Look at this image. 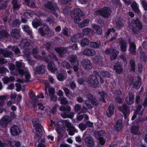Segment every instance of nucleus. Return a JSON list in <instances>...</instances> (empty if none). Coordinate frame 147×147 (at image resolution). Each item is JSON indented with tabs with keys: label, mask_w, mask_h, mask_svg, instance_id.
Segmentation results:
<instances>
[{
	"label": "nucleus",
	"mask_w": 147,
	"mask_h": 147,
	"mask_svg": "<svg viewBox=\"0 0 147 147\" xmlns=\"http://www.w3.org/2000/svg\"><path fill=\"white\" fill-rule=\"evenodd\" d=\"M32 125L35 128L36 134L37 136L39 137H41L42 135V129L43 127L39 123V120L36 118L33 119Z\"/></svg>",
	"instance_id": "f257e3e1"
},
{
	"label": "nucleus",
	"mask_w": 147,
	"mask_h": 147,
	"mask_svg": "<svg viewBox=\"0 0 147 147\" xmlns=\"http://www.w3.org/2000/svg\"><path fill=\"white\" fill-rule=\"evenodd\" d=\"M32 43L30 40L23 39L21 40L19 46L22 49L29 50L33 47Z\"/></svg>",
	"instance_id": "f03ea898"
},
{
	"label": "nucleus",
	"mask_w": 147,
	"mask_h": 147,
	"mask_svg": "<svg viewBox=\"0 0 147 147\" xmlns=\"http://www.w3.org/2000/svg\"><path fill=\"white\" fill-rule=\"evenodd\" d=\"M45 8H47L51 11V12L56 17L58 16V13L56 12V11L58 10V8L56 4H55L51 1H48L45 5Z\"/></svg>",
	"instance_id": "7ed1b4c3"
},
{
	"label": "nucleus",
	"mask_w": 147,
	"mask_h": 147,
	"mask_svg": "<svg viewBox=\"0 0 147 147\" xmlns=\"http://www.w3.org/2000/svg\"><path fill=\"white\" fill-rule=\"evenodd\" d=\"M73 14L71 17L73 18L76 23H78L80 21V18L84 16V13L80 8H76L73 10Z\"/></svg>",
	"instance_id": "20e7f679"
},
{
	"label": "nucleus",
	"mask_w": 147,
	"mask_h": 147,
	"mask_svg": "<svg viewBox=\"0 0 147 147\" xmlns=\"http://www.w3.org/2000/svg\"><path fill=\"white\" fill-rule=\"evenodd\" d=\"M105 134V132L102 130L96 131L94 133L95 138L98 140L99 144L102 146L104 145L105 143V140L104 138Z\"/></svg>",
	"instance_id": "39448f33"
},
{
	"label": "nucleus",
	"mask_w": 147,
	"mask_h": 147,
	"mask_svg": "<svg viewBox=\"0 0 147 147\" xmlns=\"http://www.w3.org/2000/svg\"><path fill=\"white\" fill-rule=\"evenodd\" d=\"M38 32L42 36H51V31L47 25H44L38 29Z\"/></svg>",
	"instance_id": "423d86ee"
},
{
	"label": "nucleus",
	"mask_w": 147,
	"mask_h": 147,
	"mask_svg": "<svg viewBox=\"0 0 147 147\" xmlns=\"http://www.w3.org/2000/svg\"><path fill=\"white\" fill-rule=\"evenodd\" d=\"M111 12L110 9L106 7L97 10L96 11V13L97 15H100L104 18H107L110 16Z\"/></svg>",
	"instance_id": "0eeeda50"
},
{
	"label": "nucleus",
	"mask_w": 147,
	"mask_h": 147,
	"mask_svg": "<svg viewBox=\"0 0 147 147\" xmlns=\"http://www.w3.org/2000/svg\"><path fill=\"white\" fill-rule=\"evenodd\" d=\"M88 81L90 86L96 88L98 85V81L97 78L93 75H91L88 78Z\"/></svg>",
	"instance_id": "6e6552de"
},
{
	"label": "nucleus",
	"mask_w": 147,
	"mask_h": 147,
	"mask_svg": "<svg viewBox=\"0 0 147 147\" xmlns=\"http://www.w3.org/2000/svg\"><path fill=\"white\" fill-rule=\"evenodd\" d=\"M12 119L8 115H5L3 117L0 121V125L3 128H6L8 124L11 122Z\"/></svg>",
	"instance_id": "1a4fd4ad"
},
{
	"label": "nucleus",
	"mask_w": 147,
	"mask_h": 147,
	"mask_svg": "<svg viewBox=\"0 0 147 147\" xmlns=\"http://www.w3.org/2000/svg\"><path fill=\"white\" fill-rule=\"evenodd\" d=\"M113 70L118 74H122L123 72V69L122 63L119 62L115 63L113 66Z\"/></svg>",
	"instance_id": "9d476101"
},
{
	"label": "nucleus",
	"mask_w": 147,
	"mask_h": 147,
	"mask_svg": "<svg viewBox=\"0 0 147 147\" xmlns=\"http://www.w3.org/2000/svg\"><path fill=\"white\" fill-rule=\"evenodd\" d=\"M10 131L11 135L13 136H18L21 131L20 127L17 125H13L10 129Z\"/></svg>",
	"instance_id": "9b49d317"
},
{
	"label": "nucleus",
	"mask_w": 147,
	"mask_h": 147,
	"mask_svg": "<svg viewBox=\"0 0 147 147\" xmlns=\"http://www.w3.org/2000/svg\"><path fill=\"white\" fill-rule=\"evenodd\" d=\"M82 65L84 69L87 70L91 69L92 66V63L87 59H84L82 60Z\"/></svg>",
	"instance_id": "f8f14e48"
},
{
	"label": "nucleus",
	"mask_w": 147,
	"mask_h": 147,
	"mask_svg": "<svg viewBox=\"0 0 147 147\" xmlns=\"http://www.w3.org/2000/svg\"><path fill=\"white\" fill-rule=\"evenodd\" d=\"M119 110L122 112L125 118L127 115V112L129 111V109L125 104H123L122 106H120L118 108Z\"/></svg>",
	"instance_id": "ddd939ff"
},
{
	"label": "nucleus",
	"mask_w": 147,
	"mask_h": 147,
	"mask_svg": "<svg viewBox=\"0 0 147 147\" xmlns=\"http://www.w3.org/2000/svg\"><path fill=\"white\" fill-rule=\"evenodd\" d=\"M55 51L61 57H62L63 55L65 54L67 51V49L63 47H56L55 49Z\"/></svg>",
	"instance_id": "4468645a"
},
{
	"label": "nucleus",
	"mask_w": 147,
	"mask_h": 147,
	"mask_svg": "<svg viewBox=\"0 0 147 147\" xmlns=\"http://www.w3.org/2000/svg\"><path fill=\"white\" fill-rule=\"evenodd\" d=\"M87 98L89 102L94 105L97 106L98 105V102L96 98L93 95L89 94L87 96Z\"/></svg>",
	"instance_id": "2eb2a0df"
},
{
	"label": "nucleus",
	"mask_w": 147,
	"mask_h": 147,
	"mask_svg": "<svg viewBox=\"0 0 147 147\" xmlns=\"http://www.w3.org/2000/svg\"><path fill=\"white\" fill-rule=\"evenodd\" d=\"M10 34L11 37L16 39H19L21 36L20 32L16 29L12 30Z\"/></svg>",
	"instance_id": "dca6fc26"
},
{
	"label": "nucleus",
	"mask_w": 147,
	"mask_h": 147,
	"mask_svg": "<svg viewBox=\"0 0 147 147\" xmlns=\"http://www.w3.org/2000/svg\"><path fill=\"white\" fill-rule=\"evenodd\" d=\"M131 23L132 24H135L136 27L138 29V30H141L142 29V23L138 18L135 20H133L131 22Z\"/></svg>",
	"instance_id": "f3484780"
},
{
	"label": "nucleus",
	"mask_w": 147,
	"mask_h": 147,
	"mask_svg": "<svg viewBox=\"0 0 147 147\" xmlns=\"http://www.w3.org/2000/svg\"><path fill=\"white\" fill-rule=\"evenodd\" d=\"M115 108V106L113 104L109 105L107 112V115L108 117H112L114 114Z\"/></svg>",
	"instance_id": "a211bd4d"
},
{
	"label": "nucleus",
	"mask_w": 147,
	"mask_h": 147,
	"mask_svg": "<svg viewBox=\"0 0 147 147\" xmlns=\"http://www.w3.org/2000/svg\"><path fill=\"white\" fill-rule=\"evenodd\" d=\"M119 45L121 51L126 52L127 47L126 41L124 40L121 39L119 40Z\"/></svg>",
	"instance_id": "6ab92c4d"
},
{
	"label": "nucleus",
	"mask_w": 147,
	"mask_h": 147,
	"mask_svg": "<svg viewBox=\"0 0 147 147\" xmlns=\"http://www.w3.org/2000/svg\"><path fill=\"white\" fill-rule=\"evenodd\" d=\"M83 54L86 56H92L95 54L96 52L94 49L88 48L83 51Z\"/></svg>",
	"instance_id": "aec40b11"
},
{
	"label": "nucleus",
	"mask_w": 147,
	"mask_h": 147,
	"mask_svg": "<svg viewBox=\"0 0 147 147\" xmlns=\"http://www.w3.org/2000/svg\"><path fill=\"white\" fill-rule=\"evenodd\" d=\"M25 68L24 65L22 63L17 61L16 63V70L20 74L22 72V71H24Z\"/></svg>",
	"instance_id": "412c9836"
},
{
	"label": "nucleus",
	"mask_w": 147,
	"mask_h": 147,
	"mask_svg": "<svg viewBox=\"0 0 147 147\" xmlns=\"http://www.w3.org/2000/svg\"><path fill=\"white\" fill-rule=\"evenodd\" d=\"M84 141L86 145L88 146L92 147L94 144V140L91 137H87L85 138Z\"/></svg>",
	"instance_id": "4be33fe9"
},
{
	"label": "nucleus",
	"mask_w": 147,
	"mask_h": 147,
	"mask_svg": "<svg viewBox=\"0 0 147 147\" xmlns=\"http://www.w3.org/2000/svg\"><path fill=\"white\" fill-rule=\"evenodd\" d=\"M123 126L122 121L120 119H118L117 120L116 125L114 126V128L117 131H120L121 130Z\"/></svg>",
	"instance_id": "5701e85b"
},
{
	"label": "nucleus",
	"mask_w": 147,
	"mask_h": 147,
	"mask_svg": "<svg viewBox=\"0 0 147 147\" xmlns=\"http://www.w3.org/2000/svg\"><path fill=\"white\" fill-rule=\"evenodd\" d=\"M136 46L133 42H130L129 51L133 55H134L136 53Z\"/></svg>",
	"instance_id": "b1692460"
},
{
	"label": "nucleus",
	"mask_w": 147,
	"mask_h": 147,
	"mask_svg": "<svg viewBox=\"0 0 147 147\" xmlns=\"http://www.w3.org/2000/svg\"><path fill=\"white\" fill-rule=\"evenodd\" d=\"M48 63L47 68L48 70L53 72H55L57 71V68L53 67V66L55 65L53 61H51Z\"/></svg>",
	"instance_id": "393cba45"
},
{
	"label": "nucleus",
	"mask_w": 147,
	"mask_h": 147,
	"mask_svg": "<svg viewBox=\"0 0 147 147\" xmlns=\"http://www.w3.org/2000/svg\"><path fill=\"white\" fill-rule=\"evenodd\" d=\"M142 84V79L139 77H138L137 79L133 84V87L137 89L140 88Z\"/></svg>",
	"instance_id": "a878e982"
},
{
	"label": "nucleus",
	"mask_w": 147,
	"mask_h": 147,
	"mask_svg": "<svg viewBox=\"0 0 147 147\" xmlns=\"http://www.w3.org/2000/svg\"><path fill=\"white\" fill-rule=\"evenodd\" d=\"M92 29L94 32L96 34L98 35L101 34L102 33V28L99 25L94 24L92 27Z\"/></svg>",
	"instance_id": "bb28decb"
},
{
	"label": "nucleus",
	"mask_w": 147,
	"mask_h": 147,
	"mask_svg": "<svg viewBox=\"0 0 147 147\" xmlns=\"http://www.w3.org/2000/svg\"><path fill=\"white\" fill-rule=\"evenodd\" d=\"M77 57L75 55H72L69 58V61L71 65H78V62L77 61Z\"/></svg>",
	"instance_id": "cd10ccee"
},
{
	"label": "nucleus",
	"mask_w": 147,
	"mask_h": 147,
	"mask_svg": "<svg viewBox=\"0 0 147 147\" xmlns=\"http://www.w3.org/2000/svg\"><path fill=\"white\" fill-rule=\"evenodd\" d=\"M11 3L13 5V8L14 11L18 10L20 7V5L18 2L17 0H12Z\"/></svg>",
	"instance_id": "c85d7f7f"
},
{
	"label": "nucleus",
	"mask_w": 147,
	"mask_h": 147,
	"mask_svg": "<svg viewBox=\"0 0 147 147\" xmlns=\"http://www.w3.org/2000/svg\"><path fill=\"white\" fill-rule=\"evenodd\" d=\"M45 67L43 65H40L37 67L36 69V73L38 74H45Z\"/></svg>",
	"instance_id": "c756f323"
},
{
	"label": "nucleus",
	"mask_w": 147,
	"mask_h": 147,
	"mask_svg": "<svg viewBox=\"0 0 147 147\" xmlns=\"http://www.w3.org/2000/svg\"><path fill=\"white\" fill-rule=\"evenodd\" d=\"M23 53L24 57L28 61L29 63H32V61L31 59L30 52L28 51L24 50Z\"/></svg>",
	"instance_id": "7c9ffc66"
},
{
	"label": "nucleus",
	"mask_w": 147,
	"mask_h": 147,
	"mask_svg": "<svg viewBox=\"0 0 147 147\" xmlns=\"http://www.w3.org/2000/svg\"><path fill=\"white\" fill-rule=\"evenodd\" d=\"M90 46L94 49H98L101 46V42L99 41L96 42H91L90 43Z\"/></svg>",
	"instance_id": "2f4dec72"
},
{
	"label": "nucleus",
	"mask_w": 147,
	"mask_h": 147,
	"mask_svg": "<svg viewBox=\"0 0 147 147\" xmlns=\"http://www.w3.org/2000/svg\"><path fill=\"white\" fill-rule=\"evenodd\" d=\"M129 100L125 99L126 102L129 105H131L133 103L134 99V95L133 93L129 92Z\"/></svg>",
	"instance_id": "473e14b6"
},
{
	"label": "nucleus",
	"mask_w": 147,
	"mask_h": 147,
	"mask_svg": "<svg viewBox=\"0 0 147 147\" xmlns=\"http://www.w3.org/2000/svg\"><path fill=\"white\" fill-rule=\"evenodd\" d=\"M98 94L100 96L99 98L100 101L105 103H106L107 101L105 100V97L107 96L106 93L103 91L100 92H98Z\"/></svg>",
	"instance_id": "72a5a7b5"
},
{
	"label": "nucleus",
	"mask_w": 147,
	"mask_h": 147,
	"mask_svg": "<svg viewBox=\"0 0 147 147\" xmlns=\"http://www.w3.org/2000/svg\"><path fill=\"white\" fill-rule=\"evenodd\" d=\"M59 109L60 111H63L62 113H69L71 110L70 106L68 105H66L65 106H61Z\"/></svg>",
	"instance_id": "f704fd0d"
},
{
	"label": "nucleus",
	"mask_w": 147,
	"mask_h": 147,
	"mask_svg": "<svg viewBox=\"0 0 147 147\" xmlns=\"http://www.w3.org/2000/svg\"><path fill=\"white\" fill-rule=\"evenodd\" d=\"M42 24V22L38 18L35 19L32 22L33 27L35 28H36L38 26L41 25Z\"/></svg>",
	"instance_id": "c9c22d12"
},
{
	"label": "nucleus",
	"mask_w": 147,
	"mask_h": 147,
	"mask_svg": "<svg viewBox=\"0 0 147 147\" xmlns=\"http://www.w3.org/2000/svg\"><path fill=\"white\" fill-rule=\"evenodd\" d=\"M142 108V106L140 105H138L136 107V111L135 112V114L136 115H142L143 114L144 109L141 111V109Z\"/></svg>",
	"instance_id": "e433bc0d"
},
{
	"label": "nucleus",
	"mask_w": 147,
	"mask_h": 147,
	"mask_svg": "<svg viewBox=\"0 0 147 147\" xmlns=\"http://www.w3.org/2000/svg\"><path fill=\"white\" fill-rule=\"evenodd\" d=\"M118 53L119 52L118 51H117L116 49H113L111 53V61L115 60L116 58Z\"/></svg>",
	"instance_id": "4c0bfd02"
},
{
	"label": "nucleus",
	"mask_w": 147,
	"mask_h": 147,
	"mask_svg": "<svg viewBox=\"0 0 147 147\" xmlns=\"http://www.w3.org/2000/svg\"><path fill=\"white\" fill-rule=\"evenodd\" d=\"M9 35L8 32L5 30L0 31V38H4L7 37Z\"/></svg>",
	"instance_id": "58836bf2"
},
{
	"label": "nucleus",
	"mask_w": 147,
	"mask_h": 147,
	"mask_svg": "<svg viewBox=\"0 0 147 147\" xmlns=\"http://www.w3.org/2000/svg\"><path fill=\"white\" fill-rule=\"evenodd\" d=\"M115 30L113 28H108L107 29V31L105 34V36L106 39H108L109 37V35L111 32L114 33L115 32Z\"/></svg>",
	"instance_id": "ea45409f"
},
{
	"label": "nucleus",
	"mask_w": 147,
	"mask_h": 147,
	"mask_svg": "<svg viewBox=\"0 0 147 147\" xmlns=\"http://www.w3.org/2000/svg\"><path fill=\"white\" fill-rule=\"evenodd\" d=\"M6 98V96H0V107H2L4 103V99ZM4 109L0 107V113H2Z\"/></svg>",
	"instance_id": "a19ab883"
},
{
	"label": "nucleus",
	"mask_w": 147,
	"mask_h": 147,
	"mask_svg": "<svg viewBox=\"0 0 147 147\" xmlns=\"http://www.w3.org/2000/svg\"><path fill=\"white\" fill-rule=\"evenodd\" d=\"M90 20L88 19L84 20L82 22L79 24V26L80 28H83L86 26L89 23Z\"/></svg>",
	"instance_id": "79ce46f5"
},
{
	"label": "nucleus",
	"mask_w": 147,
	"mask_h": 147,
	"mask_svg": "<svg viewBox=\"0 0 147 147\" xmlns=\"http://www.w3.org/2000/svg\"><path fill=\"white\" fill-rule=\"evenodd\" d=\"M69 29L68 28L65 27L62 30V32L60 34L61 36H62L64 35L65 36H68V32Z\"/></svg>",
	"instance_id": "37998d69"
},
{
	"label": "nucleus",
	"mask_w": 147,
	"mask_h": 147,
	"mask_svg": "<svg viewBox=\"0 0 147 147\" xmlns=\"http://www.w3.org/2000/svg\"><path fill=\"white\" fill-rule=\"evenodd\" d=\"M22 71V72H21L20 74L22 76L24 75L25 76V78L27 80L29 79L30 77V76L29 74V72L27 70H24Z\"/></svg>",
	"instance_id": "c03bdc74"
},
{
	"label": "nucleus",
	"mask_w": 147,
	"mask_h": 147,
	"mask_svg": "<svg viewBox=\"0 0 147 147\" xmlns=\"http://www.w3.org/2000/svg\"><path fill=\"white\" fill-rule=\"evenodd\" d=\"M24 30L30 36H32V31L28 26L27 25L25 26L24 28Z\"/></svg>",
	"instance_id": "a18cd8bd"
},
{
	"label": "nucleus",
	"mask_w": 147,
	"mask_h": 147,
	"mask_svg": "<svg viewBox=\"0 0 147 147\" xmlns=\"http://www.w3.org/2000/svg\"><path fill=\"white\" fill-rule=\"evenodd\" d=\"M130 65L131 67V70L133 72L135 71V61L133 59H131L130 61Z\"/></svg>",
	"instance_id": "49530a36"
},
{
	"label": "nucleus",
	"mask_w": 147,
	"mask_h": 147,
	"mask_svg": "<svg viewBox=\"0 0 147 147\" xmlns=\"http://www.w3.org/2000/svg\"><path fill=\"white\" fill-rule=\"evenodd\" d=\"M89 43V40L87 38H84L82 40L80 44L82 47H84L88 45Z\"/></svg>",
	"instance_id": "de8ad7c7"
},
{
	"label": "nucleus",
	"mask_w": 147,
	"mask_h": 147,
	"mask_svg": "<svg viewBox=\"0 0 147 147\" xmlns=\"http://www.w3.org/2000/svg\"><path fill=\"white\" fill-rule=\"evenodd\" d=\"M58 100L59 101H60V103L62 105H66L68 102L66 98L64 96L59 97H58Z\"/></svg>",
	"instance_id": "09e8293b"
},
{
	"label": "nucleus",
	"mask_w": 147,
	"mask_h": 147,
	"mask_svg": "<svg viewBox=\"0 0 147 147\" xmlns=\"http://www.w3.org/2000/svg\"><path fill=\"white\" fill-rule=\"evenodd\" d=\"M94 60L96 64H100L102 63V58L100 56H95L94 58Z\"/></svg>",
	"instance_id": "8fccbe9b"
},
{
	"label": "nucleus",
	"mask_w": 147,
	"mask_h": 147,
	"mask_svg": "<svg viewBox=\"0 0 147 147\" xmlns=\"http://www.w3.org/2000/svg\"><path fill=\"white\" fill-rule=\"evenodd\" d=\"M11 24L12 27H18L20 26V22L19 19H16L12 21Z\"/></svg>",
	"instance_id": "3c124183"
},
{
	"label": "nucleus",
	"mask_w": 147,
	"mask_h": 147,
	"mask_svg": "<svg viewBox=\"0 0 147 147\" xmlns=\"http://www.w3.org/2000/svg\"><path fill=\"white\" fill-rule=\"evenodd\" d=\"M68 131V134L70 136H73L74 135L75 133L77 132L76 129L75 127L73 126H72V127L69 129Z\"/></svg>",
	"instance_id": "603ef678"
},
{
	"label": "nucleus",
	"mask_w": 147,
	"mask_h": 147,
	"mask_svg": "<svg viewBox=\"0 0 147 147\" xmlns=\"http://www.w3.org/2000/svg\"><path fill=\"white\" fill-rule=\"evenodd\" d=\"M91 31V29L89 28H85L82 30V33L83 35H88L90 33Z\"/></svg>",
	"instance_id": "864d4df0"
},
{
	"label": "nucleus",
	"mask_w": 147,
	"mask_h": 147,
	"mask_svg": "<svg viewBox=\"0 0 147 147\" xmlns=\"http://www.w3.org/2000/svg\"><path fill=\"white\" fill-rule=\"evenodd\" d=\"M138 128L136 126L133 127L131 129V133L134 135L138 134Z\"/></svg>",
	"instance_id": "5fc2aeb1"
},
{
	"label": "nucleus",
	"mask_w": 147,
	"mask_h": 147,
	"mask_svg": "<svg viewBox=\"0 0 147 147\" xmlns=\"http://www.w3.org/2000/svg\"><path fill=\"white\" fill-rule=\"evenodd\" d=\"M61 115L62 117L64 118H69L71 119L73 117L72 115L69 114V113H62Z\"/></svg>",
	"instance_id": "6e6d98bb"
},
{
	"label": "nucleus",
	"mask_w": 147,
	"mask_h": 147,
	"mask_svg": "<svg viewBox=\"0 0 147 147\" xmlns=\"http://www.w3.org/2000/svg\"><path fill=\"white\" fill-rule=\"evenodd\" d=\"M2 54L4 57H10L12 55V52L11 51H4Z\"/></svg>",
	"instance_id": "4d7b16f0"
},
{
	"label": "nucleus",
	"mask_w": 147,
	"mask_h": 147,
	"mask_svg": "<svg viewBox=\"0 0 147 147\" xmlns=\"http://www.w3.org/2000/svg\"><path fill=\"white\" fill-rule=\"evenodd\" d=\"M24 15L25 18L29 19L30 17H32L33 15L31 11H28L25 12L24 13Z\"/></svg>",
	"instance_id": "13d9d810"
},
{
	"label": "nucleus",
	"mask_w": 147,
	"mask_h": 147,
	"mask_svg": "<svg viewBox=\"0 0 147 147\" xmlns=\"http://www.w3.org/2000/svg\"><path fill=\"white\" fill-rule=\"evenodd\" d=\"M86 125L85 124L83 123H80L78 125V127L81 131H83L87 128Z\"/></svg>",
	"instance_id": "bf43d9fd"
},
{
	"label": "nucleus",
	"mask_w": 147,
	"mask_h": 147,
	"mask_svg": "<svg viewBox=\"0 0 147 147\" xmlns=\"http://www.w3.org/2000/svg\"><path fill=\"white\" fill-rule=\"evenodd\" d=\"M57 78L59 81H63L64 78L63 74L61 73H59L57 75Z\"/></svg>",
	"instance_id": "052dcab7"
},
{
	"label": "nucleus",
	"mask_w": 147,
	"mask_h": 147,
	"mask_svg": "<svg viewBox=\"0 0 147 147\" xmlns=\"http://www.w3.org/2000/svg\"><path fill=\"white\" fill-rule=\"evenodd\" d=\"M132 31L133 34L134 35L137 34L138 33L139 30H138V29H137V27H135L134 26H132Z\"/></svg>",
	"instance_id": "680f3d73"
},
{
	"label": "nucleus",
	"mask_w": 147,
	"mask_h": 147,
	"mask_svg": "<svg viewBox=\"0 0 147 147\" xmlns=\"http://www.w3.org/2000/svg\"><path fill=\"white\" fill-rule=\"evenodd\" d=\"M7 5V2L6 1H5L0 6V10L6 9Z\"/></svg>",
	"instance_id": "e2e57ef3"
},
{
	"label": "nucleus",
	"mask_w": 147,
	"mask_h": 147,
	"mask_svg": "<svg viewBox=\"0 0 147 147\" xmlns=\"http://www.w3.org/2000/svg\"><path fill=\"white\" fill-rule=\"evenodd\" d=\"M103 77L109 78L110 75L109 72L107 71H103L101 73Z\"/></svg>",
	"instance_id": "0e129e2a"
},
{
	"label": "nucleus",
	"mask_w": 147,
	"mask_h": 147,
	"mask_svg": "<svg viewBox=\"0 0 147 147\" xmlns=\"http://www.w3.org/2000/svg\"><path fill=\"white\" fill-rule=\"evenodd\" d=\"M85 125L87 127H92L94 126L93 123L89 121H88L86 122Z\"/></svg>",
	"instance_id": "69168bd1"
},
{
	"label": "nucleus",
	"mask_w": 147,
	"mask_h": 147,
	"mask_svg": "<svg viewBox=\"0 0 147 147\" xmlns=\"http://www.w3.org/2000/svg\"><path fill=\"white\" fill-rule=\"evenodd\" d=\"M81 106L79 104H76L74 107V109L75 111L78 112L80 111L81 108Z\"/></svg>",
	"instance_id": "338daca9"
},
{
	"label": "nucleus",
	"mask_w": 147,
	"mask_h": 147,
	"mask_svg": "<svg viewBox=\"0 0 147 147\" xmlns=\"http://www.w3.org/2000/svg\"><path fill=\"white\" fill-rule=\"evenodd\" d=\"M140 58L144 61H146V56L145 52H143V53L140 54Z\"/></svg>",
	"instance_id": "774afa93"
}]
</instances>
